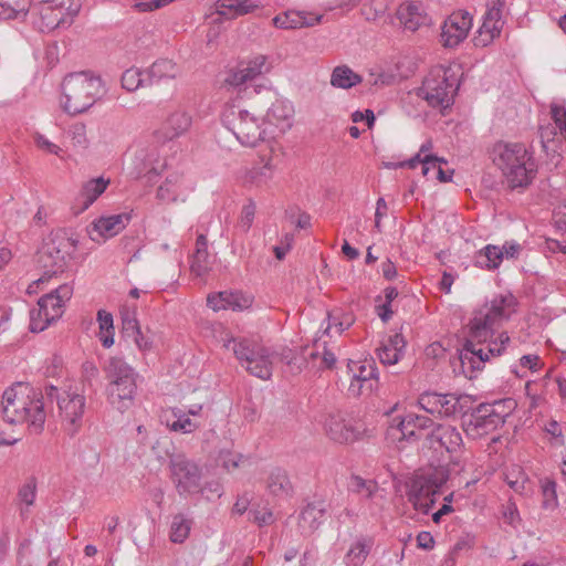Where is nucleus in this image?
Listing matches in <instances>:
<instances>
[{"mask_svg": "<svg viewBox=\"0 0 566 566\" xmlns=\"http://www.w3.org/2000/svg\"><path fill=\"white\" fill-rule=\"evenodd\" d=\"M43 394L29 384L15 382L2 395L1 415L10 424L30 422L36 431L42 430L46 413Z\"/></svg>", "mask_w": 566, "mask_h": 566, "instance_id": "3", "label": "nucleus"}, {"mask_svg": "<svg viewBox=\"0 0 566 566\" xmlns=\"http://www.w3.org/2000/svg\"><path fill=\"white\" fill-rule=\"evenodd\" d=\"M457 90V80L450 74V71L437 66L424 78L419 95L432 107L447 108L453 103Z\"/></svg>", "mask_w": 566, "mask_h": 566, "instance_id": "10", "label": "nucleus"}, {"mask_svg": "<svg viewBox=\"0 0 566 566\" xmlns=\"http://www.w3.org/2000/svg\"><path fill=\"white\" fill-rule=\"evenodd\" d=\"M70 260L71 255L67 250H38L36 262L43 270V274L29 285L28 293L31 294L33 292V285H40L52 276L63 273L69 266Z\"/></svg>", "mask_w": 566, "mask_h": 566, "instance_id": "14", "label": "nucleus"}, {"mask_svg": "<svg viewBox=\"0 0 566 566\" xmlns=\"http://www.w3.org/2000/svg\"><path fill=\"white\" fill-rule=\"evenodd\" d=\"M77 244V237L71 229L53 230L45 239V245H54L55 248H75Z\"/></svg>", "mask_w": 566, "mask_h": 566, "instance_id": "46", "label": "nucleus"}, {"mask_svg": "<svg viewBox=\"0 0 566 566\" xmlns=\"http://www.w3.org/2000/svg\"><path fill=\"white\" fill-rule=\"evenodd\" d=\"M472 28V17L467 11L451 13L441 28V43L444 48H455L463 42Z\"/></svg>", "mask_w": 566, "mask_h": 566, "instance_id": "13", "label": "nucleus"}, {"mask_svg": "<svg viewBox=\"0 0 566 566\" xmlns=\"http://www.w3.org/2000/svg\"><path fill=\"white\" fill-rule=\"evenodd\" d=\"M179 73V69L176 63L168 59L157 60L146 71L148 83L150 85L157 84L167 78H175Z\"/></svg>", "mask_w": 566, "mask_h": 566, "instance_id": "31", "label": "nucleus"}, {"mask_svg": "<svg viewBox=\"0 0 566 566\" xmlns=\"http://www.w3.org/2000/svg\"><path fill=\"white\" fill-rule=\"evenodd\" d=\"M191 126V117L184 111L171 113L154 133L158 143H166L184 135Z\"/></svg>", "mask_w": 566, "mask_h": 566, "instance_id": "22", "label": "nucleus"}, {"mask_svg": "<svg viewBox=\"0 0 566 566\" xmlns=\"http://www.w3.org/2000/svg\"><path fill=\"white\" fill-rule=\"evenodd\" d=\"M491 155L512 189L527 187L537 174L533 154L522 143L497 142Z\"/></svg>", "mask_w": 566, "mask_h": 566, "instance_id": "4", "label": "nucleus"}, {"mask_svg": "<svg viewBox=\"0 0 566 566\" xmlns=\"http://www.w3.org/2000/svg\"><path fill=\"white\" fill-rule=\"evenodd\" d=\"M326 503L316 501L308 503L300 513L298 527L303 534H312L321 525L326 513Z\"/></svg>", "mask_w": 566, "mask_h": 566, "instance_id": "26", "label": "nucleus"}, {"mask_svg": "<svg viewBox=\"0 0 566 566\" xmlns=\"http://www.w3.org/2000/svg\"><path fill=\"white\" fill-rule=\"evenodd\" d=\"M285 221L290 227L307 229L311 227V217L298 208H290L285 211Z\"/></svg>", "mask_w": 566, "mask_h": 566, "instance_id": "51", "label": "nucleus"}, {"mask_svg": "<svg viewBox=\"0 0 566 566\" xmlns=\"http://www.w3.org/2000/svg\"><path fill=\"white\" fill-rule=\"evenodd\" d=\"M322 345H323V343H321V339L317 338V339H315L314 348L311 352H308L307 347L302 348V354H303V356L306 357V364L307 365L312 364V368H314V364H318L321 360Z\"/></svg>", "mask_w": 566, "mask_h": 566, "instance_id": "61", "label": "nucleus"}, {"mask_svg": "<svg viewBox=\"0 0 566 566\" xmlns=\"http://www.w3.org/2000/svg\"><path fill=\"white\" fill-rule=\"evenodd\" d=\"M361 81L363 77L345 64L334 67L331 74V85L336 88L349 90Z\"/></svg>", "mask_w": 566, "mask_h": 566, "instance_id": "34", "label": "nucleus"}, {"mask_svg": "<svg viewBox=\"0 0 566 566\" xmlns=\"http://www.w3.org/2000/svg\"><path fill=\"white\" fill-rule=\"evenodd\" d=\"M84 408L85 397L83 395L64 391L63 397L59 398V409L69 434H75L81 428Z\"/></svg>", "mask_w": 566, "mask_h": 566, "instance_id": "15", "label": "nucleus"}, {"mask_svg": "<svg viewBox=\"0 0 566 566\" xmlns=\"http://www.w3.org/2000/svg\"><path fill=\"white\" fill-rule=\"evenodd\" d=\"M551 118L558 128L560 136L566 140V107L558 103L551 104Z\"/></svg>", "mask_w": 566, "mask_h": 566, "instance_id": "52", "label": "nucleus"}, {"mask_svg": "<svg viewBox=\"0 0 566 566\" xmlns=\"http://www.w3.org/2000/svg\"><path fill=\"white\" fill-rule=\"evenodd\" d=\"M130 221L129 213L101 217L92 223L88 234L93 241L99 242L118 234Z\"/></svg>", "mask_w": 566, "mask_h": 566, "instance_id": "19", "label": "nucleus"}, {"mask_svg": "<svg viewBox=\"0 0 566 566\" xmlns=\"http://www.w3.org/2000/svg\"><path fill=\"white\" fill-rule=\"evenodd\" d=\"M223 345L227 349H232L237 359L251 375L261 379L272 376L274 355L258 339L230 337L224 339Z\"/></svg>", "mask_w": 566, "mask_h": 566, "instance_id": "7", "label": "nucleus"}, {"mask_svg": "<svg viewBox=\"0 0 566 566\" xmlns=\"http://www.w3.org/2000/svg\"><path fill=\"white\" fill-rule=\"evenodd\" d=\"M449 472L443 467H430L420 470L410 482L407 492L408 501L416 511L428 514L434 505V495L448 481Z\"/></svg>", "mask_w": 566, "mask_h": 566, "instance_id": "8", "label": "nucleus"}, {"mask_svg": "<svg viewBox=\"0 0 566 566\" xmlns=\"http://www.w3.org/2000/svg\"><path fill=\"white\" fill-rule=\"evenodd\" d=\"M517 403L513 398H505L496 400L492 403H486L488 410L502 426L505 423L506 418L515 410Z\"/></svg>", "mask_w": 566, "mask_h": 566, "instance_id": "47", "label": "nucleus"}, {"mask_svg": "<svg viewBox=\"0 0 566 566\" xmlns=\"http://www.w3.org/2000/svg\"><path fill=\"white\" fill-rule=\"evenodd\" d=\"M327 326L324 334L329 335L331 331L340 335L344 331L348 329L355 322V316L350 312H345L342 308H336L327 313Z\"/></svg>", "mask_w": 566, "mask_h": 566, "instance_id": "36", "label": "nucleus"}, {"mask_svg": "<svg viewBox=\"0 0 566 566\" xmlns=\"http://www.w3.org/2000/svg\"><path fill=\"white\" fill-rule=\"evenodd\" d=\"M255 212H256L255 202L253 200H249V202L243 206V208L241 210L240 219H239V227L243 231H248L251 228L254 217H255Z\"/></svg>", "mask_w": 566, "mask_h": 566, "instance_id": "54", "label": "nucleus"}, {"mask_svg": "<svg viewBox=\"0 0 566 566\" xmlns=\"http://www.w3.org/2000/svg\"><path fill=\"white\" fill-rule=\"evenodd\" d=\"M73 295V286L61 284L41 296L36 307L30 311V331L39 333L62 317L65 304Z\"/></svg>", "mask_w": 566, "mask_h": 566, "instance_id": "9", "label": "nucleus"}, {"mask_svg": "<svg viewBox=\"0 0 566 566\" xmlns=\"http://www.w3.org/2000/svg\"><path fill=\"white\" fill-rule=\"evenodd\" d=\"M431 166H437V169L434 171L436 178L441 182L450 181L453 175V170H444L441 166L442 164H447V161L443 158L438 157L436 155H431Z\"/></svg>", "mask_w": 566, "mask_h": 566, "instance_id": "60", "label": "nucleus"}, {"mask_svg": "<svg viewBox=\"0 0 566 566\" xmlns=\"http://www.w3.org/2000/svg\"><path fill=\"white\" fill-rule=\"evenodd\" d=\"M418 403L426 412L437 417H453L458 401L453 394L426 391L418 398Z\"/></svg>", "mask_w": 566, "mask_h": 566, "instance_id": "18", "label": "nucleus"}, {"mask_svg": "<svg viewBox=\"0 0 566 566\" xmlns=\"http://www.w3.org/2000/svg\"><path fill=\"white\" fill-rule=\"evenodd\" d=\"M251 503V496L248 492H244L238 495L235 503L232 507V514L242 515L248 512L249 505Z\"/></svg>", "mask_w": 566, "mask_h": 566, "instance_id": "63", "label": "nucleus"}, {"mask_svg": "<svg viewBox=\"0 0 566 566\" xmlns=\"http://www.w3.org/2000/svg\"><path fill=\"white\" fill-rule=\"evenodd\" d=\"M249 521L258 524L259 526L271 525L275 518L271 510L259 511L252 509L248 513Z\"/></svg>", "mask_w": 566, "mask_h": 566, "instance_id": "55", "label": "nucleus"}, {"mask_svg": "<svg viewBox=\"0 0 566 566\" xmlns=\"http://www.w3.org/2000/svg\"><path fill=\"white\" fill-rule=\"evenodd\" d=\"M463 429L473 439H479L494 432L502 427L488 410L486 403H480L472 409L469 417L463 420Z\"/></svg>", "mask_w": 566, "mask_h": 566, "instance_id": "17", "label": "nucleus"}, {"mask_svg": "<svg viewBox=\"0 0 566 566\" xmlns=\"http://www.w3.org/2000/svg\"><path fill=\"white\" fill-rule=\"evenodd\" d=\"M192 521L184 514L178 513L172 516L170 523L169 538L172 543H184L190 533Z\"/></svg>", "mask_w": 566, "mask_h": 566, "instance_id": "40", "label": "nucleus"}, {"mask_svg": "<svg viewBox=\"0 0 566 566\" xmlns=\"http://www.w3.org/2000/svg\"><path fill=\"white\" fill-rule=\"evenodd\" d=\"M182 176L178 172L168 175L158 187L156 198L161 202H175L181 195Z\"/></svg>", "mask_w": 566, "mask_h": 566, "instance_id": "35", "label": "nucleus"}, {"mask_svg": "<svg viewBox=\"0 0 566 566\" xmlns=\"http://www.w3.org/2000/svg\"><path fill=\"white\" fill-rule=\"evenodd\" d=\"M350 489L365 499H370L378 490V486L375 481L365 480L358 475H354L350 479Z\"/></svg>", "mask_w": 566, "mask_h": 566, "instance_id": "50", "label": "nucleus"}, {"mask_svg": "<svg viewBox=\"0 0 566 566\" xmlns=\"http://www.w3.org/2000/svg\"><path fill=\"white\" fill-rule=\"evenodd\" d=\"M105 374L109 380L107 386L108 400L117 410L124 412L134 403L137 374L119 357L108 359Z\"/></svg>", "mask_w": 566, "mask_h": 566, "instance_id": "6", "label": "nucleus"}, {"mask_svg": "<svg viewBox=\"0 0 566 566\" xmlns=\"http://www.w3.org/2000/svg\"><path fill=\"white\" fill-rule=\"evenodd\" d=\"M268 70L266 57L256 55L251 60L241 61L235 67L228 70L222 81L223 87L229 94V99L221 113L222 124L241 145L247 147H255L266 137L264 123L243 106V99L252 98L261 90L270 92L263 84H253Z\"/></svg>", "mask_w": 566, "mask_h": 566, "instance_id": "1", "label": "nucleus"}, {"mask_svg": "<svg viewBox=\"0 0 566 566\" xmlns=\"http://www.w3.org/2000/svg\"><path fill=\"white\" fill-rule=\"evenodd\" d=\"M347 367L353 374L349 391L354 395H360L366 382L377 379V367L371 358L363 361L349 360Z\"/></svg>", "mask_w": 566, "mask_h": 566, "instance_id": "25", "label": "nucleus"}, {"mask_svg": "<svg viewBox=\"0 0 566 566\" xmlns=\"http://www.w3.org/2000/svg\"><path fill=\"white\" fill-rule=\"evenodd\" d=\"M431 163L432 158L431 155H424V157H421V154H416L412 158L409 160L400 161L395 165L396 168H403L408 167L410 169H415L418 165L422 166V175L424 177H428L430 169H431Z\"/></svg>", "mask_w": 566, "mask_h": 566, "instance_id": "53", "label": "nucleus"}, {"mask_svg": "<svg viewBox=\"0 0 566 566\" xmlns=\"http://www.w3.org/2000/svg\"><path fill=\"white\" fill-rule=\"evenodd\" d=\"M80 0H45L38 6L40 28L42 31H53L67 28L81 10Z\"/></svg>", "mask_w": 566, "mask_h": 566, "instance_id": "11", "label": "nucleus"}, {"mask_svg": "<svg viewBox=\"0 0 566 566\" xmlns=\"http://www.w3.org/2000/svg\"><path fill=\"white\" fill-rule=\"evenodd\" d=\"M171 480L179 495L201 491L202 469L184 454H174L169 460Z\"/></svg>", "mask_w": 566, "mask_h": 566, "instance_id": "12", "label": "nucleus"}, {"mask_svg": "<svg viewBox=\"0 0 566 566\" xmlns=\"http://www.w3.org/2000/svg\"><path fill=\"white\" fill-rule=\"evenodd\" d=\"M282 359L290 366L291 371L294 374L301 373L302 369L307 366L306 357L302 355V357L298 358L292 350L284 352L282 354Z\"/></svg>", "mask_w": 566, "mask_h": 566, "instance_id": "56", "label": "nucleus"}, {"mask_svg": "<svg viewBox=\"0 0 566 566\" xmlns=\"http://www.w3.org/2000/svg\"><path fill=\"white\" fill-rule=\"evenodd\" d=\"M538 135L541 138L542 148L546 154L557 151L559 140L556 138L557 132L553 124H541L538 127Z\"/></svg>", "mask_w": 566, "mask_h": 566, "instance_id": "48", "label": "nucleus"}, {"mask_svg": "<svg viewBox=\"0 0 566 566\" xmlns=\"http://www.w3.org/2000/svg\"><path fill=\"white\" fill-rule=\"evenodd\" d=\"M259 0H218L217 12L229 19L248 14L260 8Z\"/></svg>", "mask_w": 566, "mask_h": 566, "instance_id": "29", "label": "nucleus"}, {"mask_svg": "<svg viewBox=\"0 0 566 566\" xmlns=\"http://www.w3.org/2000/svg\"><path fill=\"white\" fill-rule=\"evenodd\" d=\"M250 178L258 185L266 182L269 179L272 178V166L270 165V163H266L262 167L253 168L250 171Z\"/></svg>", "mask_w": 566, "mask_h": 566, "instance_id": "58", "label": "nucleus"}, {"mask_svg": "<svg viewBox=\"0 0 566 566\" xmlns=\"http://www.w3.org/2000/svg\"><path fill=\"white\" fill-rule=\"evenodd\" d=\"M171 417L172 419L167 418L166 421L167 426L172 431L191 433L196 431L199 427V424L196 421L191 420L189 416L179 408L171 409Z\"/></svg>", "mask_w": 566, "mask_h": 566, "instance_id": "38", "label": "nucleus"}, {"mask_svg": "<svg viewBox=\"0 0 566 566\" xmlns=\"http://www.w3.org/2000/svg\"><path fill=\"white\" fill-rule=\"evenodd\" d=\"M190 271L197 277H206L218 269L217 254L210 250H195L189 258Z\"/></svg>", "mask_w": 566, "mask_h": 566, "instance_id": "28", "label": "nucleus"}, {"mask_svg": "<svg viewBox=\"0 0 566 566\" xmlns=\"http://www.w3.org/2000/svg\"><path fill=\"white\" fill-rule=\"evenodd\" d=\"M374 546V539L368 536H361L350 546L345 555L347 566H363L367 556Z\"/></svg>", "mask_w": 566, "mask_h": 566, "instance_id": "32", "label": "nucleus"}, {"mask_svg": "<svg viewBox=\"0 0 566 566\" xmlns=\"http://www.w3.org/2000/svg\"><path fill=\"white\" fill-rule=\"evenodd\" d=\"M220 297L223 298L226 308H232L234 311H242L250 307L253 301L251 295L244 294L240 291H223L220 292Z\"/></svg>", "mask_w": 566, "mask_h": 566, "instance_id": "49", "label": "nucleus"}, {"mask_svg": "<svg viewBox=\"0 0 566 566\" xmlns=\"http://www.w3.org/2000/svg\"><path fill=\"white\" fill-rule=\"evenodd\" d=\"M123 331L127 336L134 338V343L139 350L146 352L151 348V340L142 333L136 318H124Z\"/></svg>", "mask_w": 566, "mask_h": 566, "instance_id": "42", "label": "nucleus"}, {"mask_svg": "<svg viewBox=\"0 0 566 566\" xmlns=\"http://www.w3.org/2000/svg\"><path fill=\"white\" fill-rule=\"evenodd\" d=\"M122 87L127 92H135L139 87L149 86L146 71L143 72L137 67L126 70L120 78Z\"/></svg>", "mask_w": 566, "mask_h": 566, "instance_id": "43", "label": "nucleus"}, {"mask_svg": "<svg viewBox=\"0 0 566 566\" xmlns=\"http://www.w3.org/2000/svg\"><path fill=\"white\" fill-rule=\"evenodd\" d=\"M97 322L99 326V340L105 348H109L114 344V325L111 313L99 310L97 312Z\"/></svg>", "mask_w": 566, "mask_h": 566, "instance_id": "44", "label": "nucleus"}, {"mask_svg": "<svg viewBox=\"0 0 566 566\" xmlns=\"http://www.w3.org/2000/svg\"><path fill=\"white\" fill-rule=\"evenodd\" d=\"M434 538L429 532H420L417 535V546L424 551H430L434 547Z\"/></svg>", "mask_w": 566, "mask_h": 566, "instance_id": "64", "label": "nucleus"}, {"mask_svg": "<svg viewBox=\"0 0 566 566\" xmlns=\"http://www.w3.org/2000/svg\"><path fill=\"white\" fill-rule=\"evenodd\" d=\"M265 484L269 493L276 497H287L293 491L286 471L280 468H275L269 473Z\"/></svg>", "mask_w": 566, "mask_h": 566, "instance_id": "30", "label": "nucleus"}, {"mask_svg": "<svg viewBox=\"0 0 566 566\" xmlns=\"http://www.w3.org/2000/svg\"><path fill=\"white\" fill-rule=\"evenodd\" d=\"M516 306L517 300L512 293L497 294L474 312L459 355L465 377L473 378V373L481 370L490 356H500L505 350V345L510 343L506 333L500 334L496 339H489L494 335L495 328L516 312Z\"/></svg>", "mask_w": 566, "mask_h": 566, "instance_id": "2", "label": "nucleus"}, {"mask_svg": "<svg viewBox=\"0 0 566 566\" xmlns=\"http://www.w3.org/2000/svg\"><path fill=\"white\" fill-rule=\"evenodd\" d=\"M426 439L430 448L446 449L448 452H457L462 446L461 433L452 426L437 424L427 434Z\"/></svg>", "mask_w": 566, "mask_h": 566, "instance_id": "21", "label": "nucleus"}, {"mask_svg": "<svg viewBox=\"0 0 566 566\" xmlns=\"http://www.w3.org/2000/svg\"><path fill=\"white\" fill-rule=\"evenodd\" d=\"M108 182L103 177H98L83 185L80 193V198L83 199V209H87L106 190Z\"/></svg>", "mask_w": 566, "mask_h": 566, "instance_id": "37", "label": "nucleus"}, {"mask_svg": "<svg viewBox=\"0 0 566 566\" xmlns=\"http://www.w3.org/2000/svg\"><path fill=\"white\" fill-rule=\"evenodd\" d=\"M293 106L287 101L276 99L272 103L266 112V119L270 123L279 125V123L289 122L293 115Z\"/></svg>", "mask_w": 566, "mask_h": 566, "instance_id": "45", "label": "nucleus"}, {"mask_svg": "<svg viewBox=\"0 0 566 566\" xmlns=\"http://www.w3.org/2000/svg\"><path fill=\"white\" fill-rule=\"evenodd\" d=\"M29 8V0H0V19L12 20L24 18Z\"/></svg>", "mask_w": 566, "mask_h": 566, "instance_id": "39", "label": "nucleus"}, {"mask_svg": "<svg viewBox=\"0 0 566 566\" xmlns=\"http://www.w3.org/2000/svg\"><path fill=\"white\" fill-rule=\"evenodd\" d=\"M433 421L427 416L409 412L402 418H394L389 427V434L395 436V431L400 433V438L407 440H419L423 431L433 427Z\"/></svg>", "mask_w": 566, "mask_h": 566, "instance_id": "16", "label": "nucleus"}, {"mask_svg": "<svg viewBox=\"0 0 566 566\" xmlns=\"http://www.w3.org/2000/svg\"><path fill=\"white\" fill-rule=\"evenodd\" d=\"M72 140L75 145L85 147L87 144L86 126L83 123H76L70 129Z\"/></svg>", "mask_w": 566, "mask_h": 566, "instance_id": "62", "label": "nucleus"}, {"mask_svg": "<svg viewBox=\"0 0 566 566\" xmlns=\"http://www.w3.org/2000/svg\"><path fill=\"white\" fill-rule=\"evenodd\" d=\"M396 14L405 31L416 32L421 27L431 23L421 2H403L398 7Z\"/></svg>", "mask_w": 566, "mask_h": 566, "instance_id": "20", "label": "nucleus"}, {"mask_svg": "<svg viewBox=\"0 0 566 566\" xmlns=\"http://www.w3.org/2000/svg\"><path fill=\"white\" fill-rule=\"evenodd\" d=\"M406 345L407 342L401 333L390 335L377 349V356L380 363L384 365L397 364L403 355Z\"/></svg>", "mask_w": 566, "mask_h": 566, "instance_id": "27", "label": "nucleus"}, {"mask_svg": "<svg viewBox=\"0 0 566 566\" xmlns=\"http://www.w3.org/2000/svg\"><path fill=\"white\" fill-rule=\"evenodd\" d=\"M325 429L329 438L338 443L354 442L361 433L360 427L346 422L339 413L328 416Z\"/></svg>", "mask_w": 566, "mask_h": 566, "instance_id": "23", "label": "nucleus"}, {"mask_svg": "<svg viewBox=\"0 0 566 566\" xmlns=\"http://www.w3.org/2000/svg\"><path fill=\"white\" fill-rule=\"evenodd\" d=\"M103 84L98 76L90 72L66 75L62 82V108L70 115L90 109L103 95Z\"/></svg>", "mask_w": 566, "mask_h": 566, "instance_id": "5", "label": "nucleus"}, {"mask_svg": "<svg viewBox=\"0 0 566 566\" xmlns=\"http://www.w3.org/2000/svg\"><path fill=\"white\" fill-rule=\"evenodd\" d=\"M36 497V479L30 476L18 491V499L21 504L20 514L24 518L29 514V509L35 502Z\"/></svg>", "mask_w": 566, "mask_h": 566, "instance_id": "41", "label": "nucleus"}, {"mask_svg": "<svg viewBox=\"0 0 566 566\" xmlns=\"http://www.w3.org/2000/svg\"><path fill=\"white\" fill-rule=\"evenodd\" d=\"M322 19L321 14L289 10L275 15L272 22L279 29L292 30L314 27L321 23Z\"/></svg>", "mask_w": 566, "mask_h": 566, "instance_id": "24", "label": "nucleus"}, {"mask_svg": "<svg viewBox=\"0 0 566 566\" xmlns=\"http://www.w3.org/2000/svg\"><path fill=\"white\" fill-rule=\"evenodd\" d=\"M518 250H479L474 256L475 264L489 270L496 269L503 258H517Z\"/></svg>", "mask_w": 566, "mask_h": 566, "instance_id": "33", "label": "nucleus"}, {"mask_svg": "<svg viewBox=\"0 0 566 566\" xmlns=\"http://www.w3.org/2000/svg\"><path fill=\"white\" fill-rule=\"evenodd\" d=\"M336 365L335 354L326 348V343L323 342L322 345V357L318 364H314V368L322 369H333Z\"/></svg>", "mask_w": 566, "mask_h": 566, "instance_id": "59", "label": "nucleus"}, {"mask_svg": "<svg viewBox=\"0 0 566 566\" xmlns=\"http://www.w3.org/2000/svg\"><path fill=\"white\" fill-rule=\"evenodd\" d=\"M557 504L556 484L547 482L543 485V506L546 510L554 509Z\"/></svg>", "mask_w": 566, "mask_h": 566, "instance_id": "57", "label": "nucleus"}]
</instances>
